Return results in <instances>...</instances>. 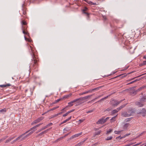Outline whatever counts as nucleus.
<instances>
[{
	"label": "nucleus",
	"mask_w": 146,
	"mask_h": 146,
	"mask_svg": "<svg viewBox=\"0 0 146 146\" xmlns=\"http://www.w3.org/2000/svg\"><path fill=\"white\" fill-rule=\"evenodd\" d=\"M108 96H107L106 97H105L101 99V100L102 101V100H104L106 99L108 97Z\"/></svg>",
	"instance_id": "36"
},
{
	"label": "nucleus",
	"mask_w": 146,
	"mask_h": 146,
	"mask_svg": "<svg viewBox=\"0 0 146 146\" xmlns=\"http://www.w3.org/2000/svg\"><path fill=\"white\" fill-rule=\"evenodd\" d=\"M146 88V86H144L139 88L137 90V91H140L144 88Z\"/></svg>",
	"instance_id": "14"
},
{
	"label": "nucleus",
	"mask_w": 146,
	"mask_h": 146,
	"mask_svg": "<svg viewBox=\"0 0 146 146\" xmlns=\"http://www.w3.org/2000/svg\"><path fill=\"white\" fill-rule=\"evenodd\" d=\"M15 136L11 137H9L8 139L10 140V141H11L13 139H14L15 138Z\"/></svg>",
	"instance_id": "33"
},
{
	"label": "nucleus",
	"mask_w": 146,
	"mask_h": 146,
	"mask_svg": "<svg viewBox=\"0 0 146 146\" xmlns=\"http://www.w3.org/2000/svg\"><path fill=\"white\" fill-rule=\"evenodd\" d=\"M71 117H72L71 116L70 117H68L66 119L68 121L70 119H71Z\"/></svg>",
	"instance_id": "40"
},
{
	"label": "nucleus",
	"mask_w": 146,
	"mask_h": 146,
	"mask_svg": "<svg viewBox=\"0 0 146 146\" xmlns=\"http://www.w3.org/2000/svg\"><path fill=\"white\" fill-rule=\"evenodd\" d=\"M68 114L66 113L63 114V117H65V116H67V115H68Z\"/></svg>",
	"instance_id": "44"
},
{
	"label": "nucleus",
	"mask_w": 146,
	"mask_h": 146,
	"mask_svg": "<svg viewBox=\"0 0 146 146\" xmlns=\"http://www.w3.org/2000/svg\"><path fill=\"white\" fill-rule=\"evenodd\" d=\"M88 9L86 7H85L84 8V9L83 10V12L84 13L88 15V14L87 13L85 12V11H87Z\"/></svg>",
	"instance_id": "19"
},
{
	"label": "nucleus",
	"mask_w": 146,
	"mask_h": 146,
	"mask_svg": "<svg viewBox=\"0 0 146 146\" xmlns=\"http://www.w3.org/2000/svg\"><path fill=\"white\" fill-rule=\"evenodd\" d=\"M52 125V123H49L48 125H47V126H50L51 125Z\"/></svg>",
	"instance_id": "45"
},
{
	"label": "nucleus",
	"mask_w": 146,
	"mask_h": 146,
	"mask_svg": "<svg viewBox=\"0 0 146 146\" xmlns=\"http://www.w3.org/2000/svg\"><path fill=\"white\" fill-rule=\"evenodd\" d=\"M109 118V117H107V118H106L105 119H104L105 120H106V121H107V120Z\"/></svg>",
	"instance_id": "53"
},
{
	"label": "nucleus",
	"mask_w": 146,
	"mask_h": 146,
	"mask_svg": "<svg viewBox=\"0 0 146 146\" xmlns=\"http://www.w3.org/2000/svg\"><path fill=\"white\" fill-rule=\"evenodd\" d=\"M62 112H60V113H58V115H61V114H62Z\"/></svg>",
	"instance_id": "54"
},
{
	"label": "nucleus",
	"mask_w": 146,
	"mask_h": 146,
	"mask_svg": "<svg viewBox=\"0 0 146 146\" xmlns=\"http://www.w3.org/2000/svg\"><path fill=\"white\" fill-rule=\"evenodd\" d=\"M68 121L66 119V120L64 121H63L62 123H61V124H63V123H65L67 121Z\"/></svg>",
	"instance_id": "42"
},
{
	"label": "nucleus",
	"mask_w": 146,
	"mask_h": 146,
	"mask_svg": "<svg viewBox=\"0 0 146 146\" xmlns=\"http://www.w3.org/2000/svg\"><path fill=\"white\" fill-rule=\"evenodd\" d=\"M68 134H69L68 133V134H66L64 136L60 138V139H63V138H64L65 137H66V136H67L68 135Z\"/></svg>",
	"instance_id": "38"
},
{
	"label": "nucleus",
	"mask_w": 146,
	"mask_h": 146,
	"mask_svg": "<svg viewBox=\"0 0 146 146\" xmlns=\"http://www.w3.org/2000/svg\"><path fill=\"white\" fill-rule=\"evenodd\" d=\"M138 113L143 114V116L145 115L146 113V110L144 108H143L142 110H140L138 111Z\"/></svg>",
	"instance_id": "5"
},
{
	"label": "nucleus",
	"mask_w": 146,
	"mask_h": 146,
	"mask_svg": "<svg viewBox=\"0 0 146 146\" xmlns=\"http://www.w3.org/2000/svg\"><path fill=\"white\" fill-rule=\"evenodd\" d=\"M101 132V131H99L97 132H96L95 133V135H99L100 134Z\"/></svg>",
	"instance_id": "26"
},
{
	"label": "nucleus",
	"mask_w": 146,
	"mask_h": 146,
	"mask_svg": "<svg viewBox=\"0 0 146 146\" xmlns=\"http://www.w3.org/2000/svg\"><path fill=\"white\" fill-rule=\"evenodd\" d=\"M141 101L146 102V98L145 97H142L141 99Z\"/></svg>",
	"instance_id": "21"
},
{
	"label": "nucleus",
	"mask_w": 146,
	"mask_h": 146,
	"mask_svg": "<svg viewBox=\"0 0 146 146\" xmlns=\"http://www.w3.org/2000/svg\"><path fill=\"white\" fill-rule=\"evenodd\" d=\"M7 140L8 141H9V142L10 141V140H9V139H7Z\"/></svg>",
	"instance_id": "64"
},
{
	"label": "nucleus",
	"mask_w": 146,
	"mask_h": 146,
	"mask_svg": "<svg viewBox=\"0 0 146 146\" xmlns=\"http://www.w3.org/2000/svg\"><path fill=\"white\" fill-rule=\"evenodd\" d=\"M125 106V105H123L117 108V110L119 111L121 109L124 108Z\"/></svg>",
	"instance_id": "18"
},
{
	"label": "nucleus",
	"mask_w": 146,
	"mask_h": 146,
	"mask_svg": "<svg viewBox=\"0 0 146 146\" xmlns=\"http://www.w3.org/2000/svg\"><path fill=\"white\" fill-rule=\"evenodd\" d=\"M116 115L115 116H114V117L112 118L111 119V120L112 121H114L115 120V118L116 117Z\"/></svg>",
	"instance_id": "34"
},
{
	"label": "nucleus",
	"mask_w": 146,
	"mask_h": 146,
	"mask_svg": "<svg viewBox=\"0 0 146 146\" xmlns=\"http://www.w3.org/2000/svg\"><path fill=\"white\" fill-rule=\"evenodd\" d=\"M36 126L35 125L30 129V130L26 131L25 133L19 136L21 139L19 141H21L25 138L28 137L35 131L36 129Z\"/></svg>",
	"instance_id": "1"
},
{
	"label": "nucleus",
	"mask_w": 146,
	"mask_h": 146,
	"mask_svg": "<svg viewBox=\"0 0 146 146\" xmlns=\"http://www.w3.org/2000/svg\"><path fill=\"white\" fill-rule=\"evenodd\" d=\"M26 95L29 96H31L32 94V92L30 90H25Z\"/></svg>",
	"instance_id": "9"
},
{
	"label": "nucleus",
	"mask_w": 146,
	"mask_h": 146,
	"mask_svg": "<svg viewBox=\"0 0 146 146\" xmlns=\"http://www.w3.org/2000/svg\"><path fill=\"white\" fill-rule=\"evenodd\" d=\"M133 144V143H130L128 144V145H129V146Z\"/></svg>",
	"instance_id": "47"
},
{
	"label": "nucleus",
	"mask_w": 146,
	"mask_h": 146,
	"mask_svg": "<svg viewBox=\"0 0 146 146\" xmlns=\"http://www.w3.org/2000/svg\"><path fill=\"white\" fill-rule=\"evenodd\" d=\"M112 138H113V137L112 136L108 137L105 140H111L112 139Z\"/></svg>",
	"instance_id": "20"
},
{
	"label": "nucleus",
	"mask_w": 146,
	"mask_h": 146,
	"mask_svg": "<svg viewBox=\"0 0 146 146\" xmlns=\"http://www.w3.org/2000/svg\"><path fill=\"white\" fill-rule=\"evenodd\" d=\"M93 111V110H90L88 111H87L86 112V113H91V112H92Z\"/></svg>",
	"instance_id": "39"
},
{
	"label": "nucleus",
	"mask_w": 146,
	"mask_h": 146,
	"mask_svg": "<svg viewBox=\"0 0 146 146\" xmlns=\"http://www.w3.org/2000/svg\"><path fill=\"white\" fill-rule=\"evenodd\" d=\"M124 146H129V145H128V144L125 145Z\"/></svg>",
	"instance_id": "61"
},
{
	"label": "nucleus",
	"mask_w": 146,
	"mask_h": 146,
	"mask_svg": "<svg viewBox=\"0 0 146 146\" xmlns=\"http://www.w3.org/2000/svg\"><path fill=\"white\" fill-rule=\"evenodd\" d=\"M112 129H110L109 130L107 131V134H108L110 133L112 131Z\"/></svg>",
	"instance_id": "25"
},
{
	"label": "nucleus",
	"mask_w": 146,
	"mask_h": 146,
	"mask_svg": "<svg viewBox=\"0 0 146 146\" xmlns=\"http://www.w3.org/2000/svg\"><path fill=\"white\" fill-rule=\"evenodd\" d=\"M130 134V133L126 134L125 135H124V136H125V137H126L128 135H129Z\"/></svg>",
	"instance_id": "43"
},
{
	"label": "nucleus",
	"mask_w": 146,
	"mask_h": 146,
	"mask_svg": "<svg viewBox=\"0 0 146 146\" xmlns=\"http://www.w3.org/2000/svg\"><path fill=\"white\" fill-rule=\"evenodd\" d=\"M88 97V96H86L84 97L80 98L74 100H73L68 103V106L69 107H71L73 105V103L78 101H82L84 100L87 98Z\"/></svg>",
	"instance_id": "2"
},
{
	"label": "nucleus",
	"mask_w": 146,
	"mask_h": 146,
	"mask_svg": "<svg viewBox=\"0 0 146 146\" xmlns=\"http://www.w3.org/2000/svg\"><path fill=\"white\" fill-rule=\"evenodd\" d=\"M70 113H71V111H69L67 112V113L68 114Z\"/></svg>",
	"instance_id": "55"
},
{
	"label": "nucleus",
	"mask_w": 146,
	"mask_h": 146,
	"mask_svg": "<svg viewBox=\"0 0 146 146\" xmlns=\"http://www.w3.org/2000/svg\"><path fill=\"white\" fill-rule=\"evenodd\" d=\"M82 132H81L80 133H79L75 134L72 136L70 138L68 139V141H69L70 139H73L75 138L76 137H78L79 136H80V135H82Z\"/></svg>",
	"instance_id": "6"
},
{
	"label": "nucleus",
	"mask_w": 146,
	"mask_h": 146,
	"mask_svg": "<svg viewBox=\"0 0 146 146\" xmlns=\"http://www.w3.org/2000/svg\"><path fill=\"white\" fill-rule=\"evenodd\" d=\"M125 138V136L124 135V136H122V137H121L120 136H118V137H117L116 138L117 139H119V138L120 139H121L123 138Z\"/></svg>",
	"instance_id": "27"
},
{
	"label": "nucleus",
	"mask_w": 146,
	"mask_h": 146,
	"mask_svg": "<svg viewBox=\"0 0 146 146\" xmlns=\"http://www.w3.org/2000/svg\"><path fill=\"white\" fill-rule=\"evenodd\" d=\"M136 81V80L132 81V82H130V83H129L128 84H132V83H133V82H135Z\"/></svg>",
	"instance_id": "46"
},
{
	"label": "nucleus",
	"mask_w": 146,
	"mask_h": 146,
	"mask_svg": "<svg viewBox=\"0 0 146 146\" xmlns=\"http://www.w3.org/2000/svg\"><path fill=\"white\" fill-rule=\"evenodd\" d=\"M20 137H17L16 139L14 140L12 142H11V144H13L16 141H19L20 142V141H19V140L21 139H20Z\"/></svg>",
	"instance_id": "12"
},
{
	"label": "nucleus",
	"mask_w": 146,
	"mask_h": 146,
	"mask_svg": "<svg viewBox=\"0 0 146 146\" xmlns=\"http://www.w3.org/2000/svg\"><path fill=\"white\" fill-rule=\"evenodd\" d=\"M131 119L130 118H127V119H125V121L128 122V121H129Z\"/></svg>",
	"instance_id": "29"
},
{
	"label": "nucleus",
	"mask_w": 146,
	"mask_h": 146,
	"mask_svg": "<svg viewBox=\"0 0 146 146\" xmlns=\"http://www.w3.org/2000/svg\"><path fill=\"white\" fill-rule=\"evenodd\" d=\"M24 38L25 40L29 42H31V40L29 38H26L25 36H24Z\"/></svg>",
	"instance_id": "22"
},
{
	"label": "nucleus",
	"mask_w": 146,
	"mask_h": 146,
	"mask_svg": "<svg viewBox=\"0 0 146 146\" xmlns=\"http://www.w3.org/2000/svg\"><path fill=\"white\" fill-rule=\"evenodd\" d=\"M121 131H114V132L116 134H119V133H120Z\"/></svg>",
	"instance_id": "28"
},
{
	"label": "nucleus",
	"mask_w": 146,
	"mask_h": 146,
	"mask_svg": "<svg viewBox=\"0 0 146 146\" xmlns=\"http://www.w3.org/2000/svg\"><path fill=\"white\" fill-rule=\"evenodd\" d=\"M58 113H57L56 114H55L53 116V117H55L58 116Z\"/></svg>",
	"instance_id": "49"
},
{
	"label": "nucleus",
	"mask_w": 146,
	"mask_h": 146,
	"mask_svg": "<svg viewBox=\"0 0 146 146\" xmlns=\"http://www.w3.org/2000/svg\"><path fill=\"white\" fill-rule=\"evenodd\" d=\"M60 100V99H58L56 100V102H58Z\"/></svg>",
	"instance_id": "57"
},
{
	"label": "nucleus",
	"mask_w": 146,
	"mask_h": 146,
	"mask_svg": "<svg viewBox=\"0 0 146 146\" xmlns=\"http://www.w3.org/2000/svg\"><path fill=\"white\" fill-rule=\"evenodd\" d=\"M73 111H74L73 110H72L70 111H71V112H72Z\"/></svg>",
	"instance_id": "62"
},
{
	"label": "nucleus",
	"mask_w": 146,
	"mask_h": 146,
	"mask_svg": "<svg viewBox=\"0 0 146 146\" xmlns=\"http://www.w3.org/2000/svg\"><path fill=\"white\" fill-rule=\"evenodd\" d=\"M85 141H84L81 142H79L76 145V146H80L84 143Z\"/></svg>",
	"instance_id": "15"
},
{
	"label": "nucleus",
	"mask_w": 146,
	"mask_h": 146,
	"mask_svg": "<svg viewBox=\"0 0 146 146\" xmlns=\"http://www.w3.org/2000/svg\"><path fill=\"white\" fill-rule=\"evenodd\" d=\"M6 111V109L4 108L3 109H1L0 110V113H3Z\"/></svg>",
	"instance_id": "16"
},
{
	"label": "nucleus",
	"mask_w": 146,
	"mask_h": 146,
	"mask_svg": "<svg viewBox=\"0 0 146 146\" xmlns=\"http://www.w3.org/2000/svg\"><path fill=\"white\" fill-rule=\"evenodd\" d=\"M71 94L67 95H66L65 96V97L66 98H67L68 97L70 96H71Z\"/></svg>",
	"instance_id": "41"
},
{
	"label": "nucleus",
	"mask_w": 146,
	"mask_h": 146,
	"mask_svg": "<svg viewBox=\"0 0 146 146\" xmlns=\"http://www.w3.org/2000/svg\"><path fill=\"white\" fill-rule=\"evenodd\" d=\"M99 88H100L99 87L93 89L91 91H94L95 90H99Z\"/></svg>",
	"instance_id": "35"
},
{
	"label": "nucleus",
	"mask_w": 146,
	"mask_h": 146,
	"mask_svg": "<svg viewBox=\"0 0 146 146\" xmlns=\"http://www.w3.org/2000/svg\"><path fill=\"white\" fill-rule=\"evenodd\" d=\"M8 142H9L7 140L6 141V142H5V143H8Z\"/></svg>",
	"instance_id": "60"
},
{
	"label": "nucleus",
	"mask_w": 146,
	"mask_h": 146,
	"mask_svg": "<svg viewBox=\"0 0 146 146\" xmlns=\"http://www.w3.org/2000/svg\"><path fill=\"white\" fill-rule=\"evenodd\" d=\"M11 86V85L9 84H7L6 85H0V87L2 88L3 87H5L7 86Z\"/></svg>",
	"instance_id": "17"
},
{
	"label": "nucleus",
	"mask_w": 146,
	"mask_h": 146,
	"mask_svg": "<svg viewBox=\"0 0 146 146\" xmlns=\"http://www.w3.org/2000/svg\"><path fill=\"white\" fill-rule=\"evenodd\" d=\"M26 12L25 11H23V14L25 15L26 14Z\"/></svg>",
	"instance_id": "52"
},
{
	"label": "nucleus",
	"mask_w": 146,
	"mask_h": 146,
	"mask_svg": "<svg viewBox=\"0 0 146 146\" xmlns=\"http://www.w3.org/2000/svg\"><path fill=\"white\" fill-rule=\"evenodd\" d=\"M122 129L124 130L127 129L128 127L129 126L130 124L129 123H125V122H123L122 124Z\"/></svg>",
	"instance_id": "4"
},
{
	"label": "nucleus",
	"mask_w": 146,
	"mask_h": 146,
	"mask_svg": "<svg viewBox=\"0 0 146 146\" xmlns=\"http://www.w3.org/2000/svg\"><path fill=\"white\" fill-rule=\"evenodd\" d=\"M135 111L132 109H131L128 112H124L122 113V115L125 117H129L135 113Z\"/></svg>",
	"instance_id": "3"
},
{
	"label": "nucleus",
	"mask_w": 146,
	"mask_h": 146,
	"mask_svg": "<svg viewBox=\"0 0 146 146\" xmlns=\"http://www.w3.org/2000/svg\"><path fill=\"white\" fill-rule=\"evenodd\" d=\"M122 101V100H121L120 101L113 100L112 101V105L114 106H116L120 103Z\"/></svg>",
	"instance_id": "7"
},
{
	"label": "nucleus",
	"mask_w": 146,
	"mask_h": 146,
	"mask_svg": "<svg viewBox=\"0 0 146 146\" xmlns=\"http://www.w3.org/2000/svg\"><path fill=\"white\" fill-rule=\"evenodd\" d=\"M84 119H80L78 121L79 122L78 123L79 124H80L81 123L83 122L84 121Z\"/></svg>",
	"instance_id": "37"
},
{
	"label": "nucleus",
	"mask_w": 146,
	"mask_h": 146,
	"mask_svg": "<svg viewBox=\"0 0 146 146\" xmlns=\"http://www.w3.org/2000/svg\"><path fill=\"white\" fill-rule=\"evenodd\" d=\"M143 64L144 65L146 64V61H143Z\"/></svg>",
	"instance_id": "50"
},
{
	"label": "nucleus",
	"mask_w": 146,
	"mask_h": 146,
	"mask_svg": "<svg viewBox=\"0 0 146 146\" xmlns=\"http://www.w3.org/2000/svg\"><path fill=\"white\" fill-rule=\"evenodd\" d=\"M143 58L146 59V55L143 57Z\"/></svg>",
	"instance_id": "59"
},
{
	"label": "nucleus",
	"mask_w": 146,
	"mask_h": 146,
	"mask_svg": "<svg viewBox=\"0 0 146 146\" xmlns=\"http://www.w3.org/2000/svg\"><path fill=\"white\" fill-rule=\"evenodd\" d=\"M92 92V91L91 90H89V91H87L85 92L86 94L88 93L89 92Z\"/></svg>",
	"instance_id": "48"
},
{
	"label": "nucleus",
	"mask_w": 146,
	"mask_h": 146,
	"mask_svg": "<svg viewBox=\"0 0 146 146\" xmlns=\"http://www.w3.org/2000/svg\"><path fill=\"white\" fill-rule=\"evenodd\" d=\"M67 131V130H66V129H65V128H64V132H65V131Z\"/></svg>",
	"instance_id": "58"
},
{
	"label": "nucleus",
	"mask_w": 146,
	"mask_h": 146,
	"mask_svg": "<svg viewBox=\"0 0 146 146\" xmlns=\"http://www.w3.org/2000/svg\"><path fill=\"white\" fill-rule=\"evenodd\" d=\"M25 27L22 26V29L23 30V33L24 34L27 35H28L29 34L27 32H26L24 30L25 29Z\"/></svg>",
	"instance_id": "13"
},
{
	"label": "nucleus",
	"mask_w": 146,
	"mask_h": 146,
	"mask_svg": "<svg viewBox=\"0 0 146 146\" xmlns=\"http://www.w3.org/2000/svg\"><path fill=\"white\" fill-rule=\"evenodd\" d=\"M40 125V124H37V127H38V126H39Z\"/></svg>",
	"instance_id": "63"
},
{
	"label": "nucleus",
	"mask_w": 146,
	"mask_h": 146,
	"mask_svg": "<svg viewBox=\"0 0 146 146\" xmlns=\"http://www.w3.org/2000/svg\"><path fill=\"white\" fill-rule=\"evenodd\" d=\"M59 107V106H57L56 107H54L53 108H52V109H51L50 110H54L57 108H58Z\"/></svg>",
	"instance_id": "30"
},
{
	"label": "nucleus",
	"mask_w": 146,
	"mask_h": 146,
	"mask_svg": "<svg viewBox=\"0 0 146 146\" xmlns=\"http://www.w3.org/2000/svg\"><path fill=\"white\" fill-rule=\"evenodd\" d=\"M43 119V118L42 117H41L39 118H38V119H37V122H38L42 120Z\"/></svg>",
	"instance_id": "24"
},
{
	"label": "nucleus",
	"mask_w": 146,
	"mask_h": 146,
	"mask_svg": "<svg viewBox=\"0 0 146 146\" xmlns=\"http://www.w3.org/2000/svg\"><path fill=\"white\" fill-rule=\"evenodd\" d=\"M7 137V136H6L4 138H2L1 139H0V143L2 141H3V140H5L6 138Z\"/></svg>",
	"instance_id": "32"
},
{
	"label": "nucleus",
	"mask_w": 146,
	"mask_h": 146,
	"mask_svg": "<svg viewBox=\"0 0 146 146\" xmlns=\"http://www.w3.org/2000/svg\"><path fill=\"white\" fill-rule=\"evenodd\" d=\"M86 94L85 92H83V93H82L80 94V95H83V94Z\"/></svg>",
	"instance_id": "51"
},
{
	"label": "nucleus",
	"mask_w": 146,
	"mask_h": 146,
	"mask_svg": "<svg viewBox=\"0 0 146 146\" xmlns=\"http://www.w3.org/2000/svg\"><path fill=\"white\" fill-rule=\"evenodd\" d=\"M67 106H66L65 108H63V109H62L61 110V111H63V110H64V109H65L66 108Z\"/></svg>",
	"instance_id": "56"
},
{
	"label": "nucleus",
	"mask_w": 146,
	"mask_h": 146,
	"mask_svg": "<svg viewBox=\"0 0 146 146\" xmlns=\"http://www.w3.org/2000/svg\"><path fill=\"white\" fill-rule=\"evenodd\" d=\"M87 3H88V4L91 5H97V4L96 3H93L91 1H89L88 0H84Z\"/></svg>",
	"instance_id": "10"
},
{
	"label": "nucleus",
	"mask_w": 146,
	"mask_h": 146,
	"mask_svg": "<svg viewBox=\"0 0 146 146\" xmlns=\"http://www.w3.org/2000/svg\"><path fill=\"white\" fill-rule=\"evenodd\" d=\"M119 110H117V109L114 110L112 111V113L113 114L116 113Z\"/></svg>",
	"instance_id": "23"
},
{
	"label": "nucleus",
	"mask_w": 146,
	"mask_h": 146,
	"mask_svg": "<svg viewBox=\"0 0 146 146\" xmlns=\"http://www.w3.org/2000/svg\"><path fill=\"white\" fill-rule=\"evenodd\" d=\"M27 24V22L26 21H23L22 22V25H26Z\"/></svg>",
	"instance_id": "31"
},
{
	"label": "nucleus",
	"mask_w": 146,
	"mask_h": 146,
	"mask_svg": "<svg viewBox=\"0 0 146 146\" xmlns=\"http://www.w3.org/2000/svg\"><path fill=\"white\" fill-rule=\"evenodd\" d=\"M135 104L139 107H143L144 106V104H142L139 102H136Z\"/></svg>",
	"instance_id": "11"
},
{
	"label": "nucleus",
	"mask_w": 146,
	"mask_h": 146,
	"mask_svg": "<svg viewBox=\"0 0 146 146\" xmlns=\"http://www.w3.org/2000/svg\"><path fill=\"white\" fill-rule=\"evenodd\" d=\"M106 122V120H105L103 118L101 119H100L97 122V124H103L104 123Z\"/></svg>",
	"instance_id": "8"
}]
</instances>
